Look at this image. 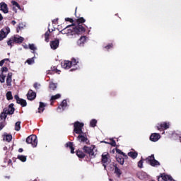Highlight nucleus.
Here are the masks:
<instances>
[{
	"mask_svg": "<svg viewBox=\"0 0 181 181\" xmlns=\"http://www.w3.org/2000/svg\"><path fill=\"white\" fill-rule=\"evenodd\" d=\"M4 19V17L2 16V14L0 13V21H2Z\"/></svg>",
	"mask_w": 181,
	"mask_h": 181,
	"instance_id": "4d7b16f0",
	"label": "nucleus"
},
{
	"mask_svg": "<svg viewBox=\"0 0 181 181\" xmlns=\"http://www.w3.org/2000/svg\"><path fill=\"white\" fill-rule=\"evenodd\" d=\"M159 139H160V134L157 133H153L150 136V141H152V142H157Z\"/></svg>",
	"mask_w": 181,
	"mask_h": 181,
	"instance_id": "9b49d317",
	"label": "nucleus"
},
{
	"mask_svg": "<svg viewBox=\"0 0 181 181\" xmlns=\"http://www.w3.org/2000/svg\"><path fill=\"white\" fill-rule=\"evenodd\" d=\"M11 32V30L9 29L8 27L6 28H3L1 31L0 32V40H4L5 37L8 35V33Z\"/></svg>",
	"mask_w": 181,
	"mask_h": 181,
	"instance_id": "423d86ee",
	"label": "nucleus"
},
{
	"mask_svg": "<svg viewBox=\"0 0 181 181\" xmlns=\"http://www.w3.org/2000/svg\"><path fill=\"white\" fill-rule=\"evenodd\" d=\"M13 42H15L13 41V40H10L9 41H8L7 45L8 46H12V43H13Z\"/></svg>",
	"mask_w": 181,
	"mask_h": 181,
	"instance_id": "de8ad7c7",
	"label": "nucleus"
},
{
	"mask_svg": "<svg viewBox=\"0 0 181 181\" xmlns=\"http://www.w3.org/2000/svg\"><path fill=\"white\" fill-rule=\"evenodd\" d=\"M76 155H77L78 158H84V156H86L84 153H83V151H76Z\"/></svg>",
	"mask_w": 181,
	"mask_h": 181,
	"instance_id": "c85d7f7f",
	"label": "nucleus"
},
{
	"mask_svg": "<svg viewBox=\"0 0 181 181\" xmlns=\"http://www.w3.org/2000/svg\"><path fill=\"white\" fill-rule=\"evenodd\" d=\"M115 173L119 177L121 176V170H119L117 165H115Z\"/></svg>",
	"mask_w": 181,
	"mask_h": 181,
	"instance_id": "c756f323",
	"label": "nucleus"
},
{
	"mask_svg": "<svg viewBox=\"0 0 181 181\" xmlns=\"http://www.w3.org/2000/svg\"><path fill=\"white\" fill-rule=\"evenodd\" d=\"M62 66L63 69H69L70 67H71V62L70 61H65L62 63Z\"/></svg>",
	"mask_w": 181,
	"mask_h": 181,
	"instance_id": "6ab92c4d",
	"label": "nucleus"
},
{
	"mask_svg": "<svg viewBox=\"0 0 181 181\" xmlns=\"http://www.w3.org/2000/svg\"><path fill=\"white\" fill-rule=\"evenodd\" d=\"M121 155H122L124 158H128V156L125 153H121Z\"/></svg>",
	"mask_w": 181,
	"mask_h": 181,
	"instance_id": "603ef678",
	"label": "nucleus"
},
{
	"mask_svg": "<svg viewBox=\"0 0 181 181\" xmlns=\"http://www.w3.org/2000/svg\"><path fill=\"white\" fill-rule=\"evenodd\" d=\"M18 159H20V160H21V162H26V156H18Z\"/></svg>",
	"mask_w": 181,
	"mask_h": 181,
	"instance_id": "a19ab883",
	"label": "nucleus"
},
{
	"mask_svg": "<svg viewBox=\"0 0 181 181\" xmlns=\"http://www.w3.org/2000/svg\"><path fill=\"white\" fill-rule=\"evenodd\" d=\"M6 85L8 87H11L12 86V72H10L8 74V76L6 78Z\"/></svg>",
	"mask_w": 181,
	"mask_h": 181,
	"instance_id": "a211bd4d",
	"label": "nucleus"
},
{
	"mask_svg": "<svg viewBox=\"0 0 181 181\" xmlns=\"http://www.w3.org/2000/svg\"><path fill=\"white\" fill-rule=\"evenodd\" d=\"M138 168H144V161L142 160L139 161V163H138Z\"/></svg>",
	"mask_w": 181,
	"mask_h": 181,
	"instance_id": "79ce46f5",
	"label": "nucleus"
},
{
	"mask_svg": "<svg viewBox=\"0 0 181 181\" xmlns=\"http://www.w3.org/2000/svg\"><path fill=\"white\" fill-rule=\"evenodd\" d=\"M65 21L66 22H70L71 23H73V19L71 18H65Z\"/></svg>",
	"mask_w": 181,
	"mask_h": 181,
	"instance_id": "8fccbe9b",
	"label": "nucleus"
},
{
	"mask_svg": "<svg viewBox=\"0 0 181 181\" xmlns=\"http://www.w3.org/2000/svg\"><path fill=\"white\" fill-rule=\"evenodd\" d=\"M66 146H68L69 148H70L71 149V153H74V147L73 146V143L72 142H68L66 144Z\"/></svg>",
	"mask_w": 181,
	"mask_h": 181,
	"instance_id": "a878e982",
	"label": "nucleus"
},
{
	"mask_svg": "<svg viewBox=\"0 0 181 181\" xmlns=\"http://www.w3.org/2000/svg\"><path fill=\"white\" fill-rule=\"evenodd\" d=\"M34 88H35V90H39V87H40V84H38L37 83H34Z\"/></svg>",
	"mask_w": 181,
	"mask_h": 181,
	"instance_id": "a18cd8bd",
	"label": "nucleus"
},
{
	"mask_svg": "<svg viewBox=\"0 0 181 181\" xmlns=\"http://www.w3.org/2000/svg\"><path fill=\"white\" fill-rule=\"evenodd\" d=\"M13 40L16 43H22V42H23V40H24V38L23 37L19 36V35H16L13 38Z\"/></svg>",
	"mask_w": 181,
	"mask_h": 181,
	"instance_id": "aec40b11",
	"label": "nucleus"
},
{
	"mask_svg": "<svg viewBox=\"0 0 181 181\" xmlns=\"http://www.w3.org/2000/svg\"><path fill=\"white\" fill-rule=\"evenodd\" d=\"M27 144H30L33 148L37 146V137L36 135H30L26 139Z\"/></svg>",
	"mask_w": 181,
	"mask_h": 181,
	"instance_id": "7ed1b4c3",
	"label": "nucleus"
},
{
	"mask_svg": "<svg viewBox=\"0 0 181 181\" xmlns=\"http://www.w3.org/2000/svg\"><path fill=\"white\" fill-rule=\"evenodd\" d=\"M6 60H9V59H3V60H1V62H0V66H1V67H2L3 66H4V64L5 63V62H6Z\"/></svg>",
	"mask_w": 181,
	"mask_h": 181,
	"instance_id": "c03bdc74",
	"label": "nucleus"
},
{
	"mask_svg": "<svg viewBox=\"0 0 181 181\" xmlns=\"http://www.w3.org/2000/svg\"><path fill=\"white\" fill-rule=\"evenodd\" d=\"M78 25L75 27H72V30H70V32L68 33H71V35H81L83 32H86V28L83 27V25L81 23H84L86 22V19H84L83 17L78 18L76 21Z\"/></svg>",
	"mask_w": 181,
	"mask_h": 181,
	"instance_id": "f257e3e1",
	"label": "nucleus"
},
{
	"mask_svg": "<svg viewBox=\"0 0 181 181\" xmlns=\"http://www.w3.org/2000/svg\"><path fill=\"white\" fill-rule=\"evenodd\" d=\"M84 42H86V37L83 36L81 37V38L78 40L77 43L78 46H81V45H83Z\"/></svg>",
	"mask_w": 181,
	"mask_h": 181,
	"instance_id": "bb28decb",
	"label": "nucleus"
},
{
	"mask_svg": "<svg viewBox=\"0 0 181 181\" xmlns=\"http://www.w3.org/2000/svg\"><path fill=\"white\" fill-rule=\"evenodd\" d=\"M11 4L14 6H16V8H18L19 9H21V6L19 5V4H18V2L15 1H12Z\"/></svg>",
	"mask_w": 181,
	"mask_h": 181,
	"instance_id": "ea45409f",
	"label": "nucleus"
},
{
	"mask_svg": "<svg viewBox=\"0 0 181 181\" xmlns=\"http://www.w3.org/2000/svg\"><path fill=\"white\" fill-rule=\"evenodd\" d=\"M71 28V25H68V26H66V28L65 29H67V28Z\"/></svg>",
	"mask_w": 181,
	"mask_h": 181,
	"instance_id": "052dcab7",
	"label": "nucleus"
},
{
	"mask_svg": "<svg viewBox=\"0 0 181 181\" xmlns=\"http://www.w3.org/2000/svg\"><path fill=\"white\" fill-rule=\"evenodd\" d=\"M5 127V123L1 122L0 123V131H2V129Z\"/></svg>",
	"mask_w": 181,
	"mask_h": 181,
	"instance_id": "09e8293b",
	"label": "nucleus"
},
{
	"mask_svg": "<svg viewBox=\"0 0 181 181\" xmlns=\"http://www.w3.org/2000/svg\"><path fill=\"white\" fill-rule=\"evenodd\" d=\"M6 117H8V113L5 112V109H4L3 112L0 115L1 119H6Z\"/></svg>",
	"mask_w": 181,
	"mask_h": 181,
	"instance_id": "393cba45",
	"label": "nucleus"
},
{
	"mask_svg": "<svg viewBox=\"0 0 181 181\" xmlns=\"http://www.w3.org/2000/svg\"><path fill=\"white\" fill-rule=\"evenodd\" d=\"M1 71V74L0 75V82L5 83V78L6 77L5 73H8V69L6 67H2Z\"/></svg>",
	"mask_w": 181,
	"mask_h": 181,
	"instance_id": "0eeeda50",
	"label": "nucleus"
},
{
	"mask_svg": "<svg viewBox=\"0 0 181 181\" xmlns=\"http://www.w3.org/2000/svg\"><path fill=\"white\" fill-rule=\"evenodd\" d=\"M11 23L13 25V26H15V25H16V21H12Z\"/></svg>",
	"mask_w": 181,
	"mask_h": 181,
	"instance_id": "6e6d98bb",
	"label": "nucleus"
},
{
	"mask_svg": "<svg viewBox=\"0 0 181 181\" xmlns=\"http://www.w3.org/2000/svg\"><path fill=\"white\" fill-rule=\"evenodd\" d=\"M158 181H175L172 176L168 175H162L158 177Z\"/></svg>",
	"mask_w": 181,
	"mask_h": 181,
	"instance_id": "1a4fd4ad",
	"label": "nucleus"
},
{
	"mask_svg": "<svg viewBox=\"0 0 181 181\" xmlns=\"http://www.w3.org/2000/svg\"><path fill=\"white\" fill-rule=\"evenodd\" d=\"M169 123L163 122L160 124H158L157 128L158 131H160V129H168L169 128Z\"/></svg>",
	"mask_w": 181,
	"mask_h": 181,
	"instance_id": "4468645a",
	"label": "nucleus"
},
{
	"mask_svg": "<svg viewBox=\"0 0 181 181\" xmlns=\"http://www.w3.org/2000/svg\"><path fill=\"white\" fill-rule=\"evenodd\" d=\"M127 155L132 159H136V158H138V153L136 151H130Z\"/></svg>",
	"mask_w": 181,
	"mask_h": 181,
	"instance_id": "412c9836",
	"label": "nucleus"
},
{
	"mask_svg": "<svg viewBox=\"0 0 181 181\" xmlns=\"http://www.w3.org/2000/svg\"><path fill=\"white\" fill-rule=\"evenodd\" d=\"M116 151H117V153H119L120 155H121V153H123V152H122L121 150H119V149H117Z\"/></svg>",
	"mask_w": 181,
	"mask_h": 181,
	"instance_id": "864d4df0",
	"label": "nucleus"
},
{
	"mask_svg": "<svg viewBox=\"0 0 181 181\" xmlns=\"http://www.w3.org/2000/svg\"><path fill=\"white\" fill-rule=\"evenodd\" d=\"M101 162L105 169H107V165H110V163H111V157L110 156V153L108 152L103 153Z\"/></svg>",
	"mask_w": 181,
	"mask_h": 181,
	"instance_id": "f03ea898",
	"label": "nucleus"
},
{
	"mask_svg": "<svg viewBox=\"0 0 181 181\" xmlns=\"http://www.w3.org/2000/svg\"><path fill=\"white\" fill-rule=\"evenodd\" d=\"M47 74H52V71H47Z\"/></svg>",
	"mask_w": 181,
	"mask_h": 181,
	"instance_id": "13d9d810",
	"label": "nucleus"
},
{
	"mask_svg": "<svg viewBox=\"0 0 181 181\" xmlns=\"http://www.w3.org/2000/svg\"><path fill=\"white\" fill-rule=\"evenodd\" d=\"M23 149L19 148V152H23Z\"/></svg>",
	"mask_w": 181,
	"mask_h": 181,
	"instance_id": "bf43d9fd",
	"label": "nucleus"
},
{
	"mask_svg": "<svg viewBox=\"0 0 181 181\" xmlns=\"http://www.w3.org/2000/svg\"><path fill=\"white\" fill-rule=\"evenodd\" d=\"M83 127H84L83 123H80L78 122H75L74 131L76 134H83Z\"/></svg>",
	"mask_w": 181,
	"mask_h": 181,
	"instance_id": "20e7f679",
	"label": "nucleus"
},
{
	"mask_svg": "<svg viewBox=\"0 0 181 181\" xmlns=\"http://www.w3.org/2000/svg\"><path fill=\"white\" fill-rule=\"evenodd\" d=\"M14 98L15 100H16L18 104H21L22 107H26L27 105L26 100L23 99H21L19 96H18L17 95L14 96Z\"/></svg>",
	"mask_w": 181,
	"mask_h": 181,
	"instance_id": "9d476101",
	"label": "nucleus"
},
{
	"mask_svg": "<svg viewBox=\"0 0 181 181\" xmlns=\"http://www.w3.org/2000/svg\"><path fill=\"white\" fill-rule=\"evenodd\" d=\"M59 40H54L50 42L51 49L56 50L59 47Z\"/></svg>",
	"mask_w": 181,
	"mask_h": 181,
	"instance_id": "f3484780",
	"label": "nucleus"
},
{
	"mask_svg": "<svg viewBox=\"0 0 181 181\" xmlns=\"http://www.w3.org/2000/svg\"><path fill=\"white\" fill-rule=\"evenodd\" d=\"M4 112L8 113V115H12L15 112V107H13V104L11 103L8 107L4 108Z\"/></svg>",
	"mask_w": 181,
	"mask_h": 181,
	"instance_id": "6e6552de",
	"label": "nucleus"
},
{
	"mask_svg": "<svg viewBox=\"0 0 181 181\" xmlns=\"http://www.w3.org/2000/svg\"><path fill=\"white\" fill-rule=\"evenodd\" d=\"M25 49H28V46H24Z\"/></svg>",
	"mask_w": 181,
	"mask_h": 181,
	"instance_id": "680f3d73",
	"label": "nucleus"
},
{
	"mask_svg": "<svg viewBox=\"0 0 181 181\" xmlns=\"http://www.w3.org/2000/svg\"><path fill=\"white\" fill-rule=\"evenodd\" d=\"M117 162H119V163H120V165H122L124 162V158H117Z\"/></svg>",
	"mask_w": 181,
	"mask_h": 181,
	"instance_id": "37998d69",
	"label": "nucleus"
},
{
	"mask_svg": "<svg viewBox=\"0 0 181 181\" xmlns=\"http://www.w3.org/2000/svg\"><path fill=\"white\" fill-rule=\"evenodd\" d=\"M0 11H2L4 13H8V5L4 2L0 3Z\"/></svg>",
	"mask_w": 181,
	"mask_h": 181,
	"instance_id": "dca6fc26",
	"label": "nucleus"
},
{
	"mask_svg": "<svg viewBox=\"0 0 181 181\" xmlns=\"http://www.w3.org/2000/svg\"><path fill=\"white\" fill-rule=\"evenodd\" d=\"M15 130L21 131V122H17L15 124Z\"/></svg>",
	"mask_w": 181,
	"mask_h": 181,
	"instance_id": "2f4dec72",
	"label": "nucleus"
},
{
	"mask_svg": "<svg viewBox=\"0 0 181 181\" xmlns=\"http://www.w3.org/2000/svg\"><path fill=\"white\" fill-rule=\"evenodd\" d=\"M45 107H46V104L43 103L42 102L40 103V106L38 107V112L42 114L43 111H45Z\"/></svg>",
	"mask_w": 181,
	"mask_h": 181,
	"instance_id": "4be33fe9",
	"label": "nucleus"
},
{
	"mask_svg": "<svg viewBox=\"0 0 181 181\" xmlns=\"http://www.w3.org/2000/svg\"><path fill=\"white\" fill-rule=\"evenodd\" d=\"M28 100L32 101V100H35L36 98V93L33 92V90H30L27 94Z\"/></svg>",
	"mask_w": 181,
	"mask_h": 181,
	"instance_id": "ddd939ff",
	"label": "nucleus"
},
{
	"mask_svg": "<svg viewBox=\"0 0 181 181\" xmlns=\"http://www.w3.org/2000/svg\"><path fill=\"white\" fill-rule=\"evenodd\" d=\"M67 107V100H64L62 101V103H61V105L59 106V108L61 110V108H62L63 110H64L66 107Z\"/></svg>",
	"mask_w": 181,
	"mask_h": 181,
	"instance_id": "b1692460",
	"label": "nucleus"
},
{
	"mask_svg": "<svg viewBox=\"0 0 181 181\" xmlns=\"http://www.w3.org/2000/svg\"><path fill=\"white\" fill-rule=\"evenodd\" d=\"M60 97H62V95L60 94H57L55 95H52L51 97V100H57L59 98H60Z\"/></svg>",
	"mask_w": 181,
	"mask_h": 181,
	"instance_id": "4c0bfd02",
	"label": "nucleus"
},
{
	"mask_svg": "<svg viewBox=\"0 0 181 181\" xmlns=\"http://www.w3.org/2000/svg\"><path fill=\"white\" fill-rule=\"evenodd\" d=\"M6 98L7 100H12L13 98V97L12 96V92L11 91L7 92Z\"/></svg>",
	"mask_w": 181,
	"mask_h": 181,
	"instance_id": "f704fd0d",
	"label": "nucleus"
},
{
	"mask_svg": "<svg viewBox=\"0 0 181 181\" xmlns=\"http://www.w3.org/2000/svg\"><path fill=\"white\" fill-rule=\"evenodd\" d=\"M25 28V25L23 23H21L18 24V28H17V32H19V30L23 29Z\"/></svg>",
	"mask_w": 181,
	"mask_h": 181,
	"instance_id": "e433bc0d",
	"label": "nucleus"
},
{
	"mask_svg": "<svg viewBox=\"0 0 181 181\" xmlns=\"http://www.w3.org/2000/svg\"><path fill=\"white\" fill-rule=\"evenodd\" d=\"M110 47H112V45H110L105 47V49H110Z\"/></svg>",
	"mask_w": 181,
	"mask_h": 181,
	"instance_id": "5fc2aeb1",
	"label": "nucleus"
},
{
	"mask_svg": "<svg viewBox=\"0 0 181 181\" xmlns=\"http://www.w3.org/2000/svg\"><path fill=\"white\" fill-rule=\"evenodd\" d=\"M49 36H50V31H47L45 34V42H49Z\"/></svg>",
	"mask_w": 181,
	"mask_h": 181,
	"instance_id": "473e14b6",
	"label": "nucleus"
},
{
	"mask_svg": "<svg viewBox=\"0 0 181 181\" xmlns=\"http://www.w3.org/2000/svg\"><path fill=\"white\" fill-rule=\"evenodd\" d=\"M78 140L79 142H86V144H88V139H87V136H84L83 134H79Z\"/></svg>",
	"mask_w": 181,
	"mask_h": 181,
	"instance_id": "2eb2a0df",
	"label": "nucleus"
},
{
	"mask_svg": "<svg viewBox=\"0 0 181 181\" xmlns=\"http://www.w3.org/2000/svg\"><path fill=\"white\" fill-rule=\"evenodd\" d=\"M3 140L6 141V142H11V141H12V135L4 134L3 137Z\"/></svg>",
	"mask_w": 181,
	"mask_h": 181,
	"instance_id": "5701e85b",
	"label": "nucleus"
},
{
	"mask_svg": "<svg viewBox=\"0 0 181 181\" xmlns=\"http://www.w3.org/2000/svg\"><path fill=\"white\" fill-rule=\"evenodd\" d=\"M73 30V27H71V29L68 30V32H67V33H64V30H66V29L64 28V30H63L64 33H66V35H67L68 36H70V35H71V33H69V32H71V31H70V30Z\"/></svg>",
	"mask_w": 181,
	"mask_h": 181,
	"instance_id": "49530a36",
	"label": "nucleus"
},
{
	"mask_svg": "<svg viewBox=\"0 0 181 181\" xmlns=\"http://www.w3.org/2000/svg\"><path fill=\"white\" fill-rule=\"evenodd\" d=\"M110 144L112 146H115L117 145V143L115 142V141L112 140L111 143H110Z\"/></svg>",
	"mask_w": 181,
	"mask_h": 181,
	"instance_id": "3c124183",
	"label": "nucleus"
},
{
	"mask_svg": "<svg viewBox=\"0 0 181 181\" xmlns=\"http://www.w3.org/2000/svg\"><path fill=\"white\" fill-rule=\"evenodd\" d=\"M71 63V66H76L77 63H78V59H76L73 58Z\"/></svg>",
	"mask_w": 181,
	"mask_h": 181,
	"instance_id": "58836bf2",
	"label": "nucleus"
},
{
	"mask_svg": "<svg viewBox=\"0 0 181 181\" xmlns=\"http://www.w3.org/2000/svg\"><path fill=\"white\" fill-rule=\"evenodd\" d=\"M90 127H92L93 128H94V127H95V125H97V121L95 120V119H93L90 121Z\"/></svg>",
	"mask_w": 181,
	"mask_h": 181,
	"instance_id": "c9c22d12",
	"label": "nucleus"
},
{
	"mask_svg": "<svg viewBox=\"0 0 181 181\" xmlns=\"http://www.w3.org/2000/svg\"><path fill=\"white\" fill-rule=\"evenodd\" d=\"M83 151L86 153H88L91 158H94V150H93V148L88 146H84Z\"/></svg>",
	"mask_w": 181,
	"mask_h": 181,
	"instance_id": "f8f14e48",
	"label": "nucleus"
},
{
	"mask_svg": "<svg viewBox=\"0 0 181 181\" xmlns=\"http://www.w3.org/2000/svg\"><path fill=\"white\" fill-rule=\"evenodd\" d=\"M29 49H30V50H33V53H35V50H37V47L35 45V44H29Z\"/></svg>",
	"mask_w": 181,
	"mask_h": 181,
	"instance_id": "7c9ffc66",
	"label": "nucleus"
},
{
	"mask_svg": "<svg viewBox=\"0 0 181 181\" xmlns=\"http://www.w3.org/2000/svg\"><path fill=\"white\" fill-rule=\"evenodd\" d=\"M49 88L50 90H52V91H54L56 88H57V86L56 85V83L51 82L49 83Z\"/></svg>",
	"mask_w": 181,
	"mask_h": 181,
	"instance_id": "cd10ccee",
	"label": "nucleus"
},
{
	"mask_svg": "<svg viewBox=\"0 0 181 181\" xmlns=\"http://www.w3.org/2000/svg\"><path fill=\"white\" fill-rule=\"evenodd\" d=\"M147 160L151 166H159V165H160L158 160H155L154 155H151V156L148 157Z\"/></svg>",
	"mask_w": 181,
	"mask_h": 181,
	"instance_id": "39448f33",
	"label": "nucleus"
},
{
	"mask_svg": "<svg viewBox=\"0 0 181 181\" xmlns=\"http://www.w3.org/2000/svg\"><path fill=\"white\" fill-rule=\"evenodd\" d=\"M26 63H28V64H33V63H35V57L27 59Z\"/></svg>",
	"mask_w": 181,
	"mask_h": 181,
	"instance_id": "72a5a7b5",
	"label": "nucleus"
}]
</instances>
